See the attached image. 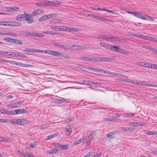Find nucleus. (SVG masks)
Here are the masks:
<instances>
[{"instance_id":"nucleus-1","label":"nucleus","mask_w":157,"mask_h":157,"mask_svg":"<svg viewBox=\"0 0 157 157\" xmlns=\"http://www.w3.org/2000/svg\"><path fill=\"white\" fill-rule=\"evenodd\" d=\"M99 38L109 41H120V39L115 36H110L106 35H99L98 36Z\"/></svg>"},{"instance_id":"nucleus-2","label":"nucleus","mask_w":157,"mask_h":157,"mask_svg":"<svg viewBox=\"0 0 157 157\" xmlns=\"http://www.w3.org/2000/svg\"><path fill=\"white\" fill-rule=\"evenodd\" d=\"M54 3L53 2L48 1L39 2L35 4L36 6L40 7H44L47 6L52 5Z\"/></svg>"},{"instance_id":"nucleus-3","label":"nucleus","mask_w":157,"mask_h":157,"mask_svg":"<svg viewBox=\"0 0 157 157\" xmlns=\"http://www.w3.org/2000/svg\"><path fill=\"white\" fill-rule=\"evenodd\" d=\"M11 123H13L16 125H23L24 124H27L28 121L25 119H17L12 120L11 121Z\"/></svg>"},{"instance_id":"nucleus-4","label":"nucleus","mask_w":157,"mask_h":157,"mask_svg":"<svg viewBox=\"0 0 157 157\" xmlns=\"http://www.w3.org/2000/svg\"><path fill=\"white\" fill-rule=\"evenodd\" d=\"M142 67L157 70V64L145 62H142Z\"/></svg>"},{"instance_id":"nucleus-5","label":"nucleus","mask_w":157,"mask_h":157,"mask_svg":"<svg viewBox=\"0 0 157 157\" xmlns=\"http://www.w3.org/2000/svg\"><path fill=\"white\" fill-rule=\"evenodd\" d=\"M101 71H102L106 74L110 75L111 76H116L117 77H121L126 78L124 76V75H123V76H121V75H122L119 73L112 72L109 71H104L103 70H101Z\"/></svg>"},{"instance_id":"nucleus-6","label":"nucleus","mask_w":157,"mask_h":157,"mask_svg":"<svg viewBox=\"0 0 157 157\" xmlns=\"http://www.w3.org/2000/svg\"><path fill=\"white\" fill-rule=\"evenodd\" d=\"M27 14L26 13H24L23 14L17 15L16 17V20L18 21H25Z\"/></svg>"},{"instance_id":"nucleus-7","label":"nucleus","mask_w":157,"mask_h":157,"mask_svg":"<svg viewBox=\"0 0 157 157\" xmlns=\"http://www.w3.org/2000/svg\"><path fill=\"white\" fill-rule=\"evenodd\" d=\"M108 58L107 57H94L93 56V61L97 62H105L107 60Z\"/></svg>"},{"instance_id":"nucleus-8","label":"nucleus","mask_w":157,"mask_h":157,"mask_svg":"<svg viewBox=\"0 0 157 157\" xmlns=\"http://www.w3.org/2000/svg\"><path fill=\"white\" fill-rule=\"evenodd\" d=\"M110 50L118 52L120 53L122 52V50L119 48V46H112L111 45Z\"/></svg>"},{"instance_id":"nucleus-9","label":"nucleus","mask_w":157,"mask_h":157,"mask_svg":"<svg viewBox=\"0 0 157 157\" xmlns=\"http://www.w3.org/2000/svg\"><path fill=\"white\" fill-rule=\"evenodd\" d=\"M52 18V14H50L48 15H44V16L40 17L39 19V21H42L46 20Z\"/></svg>"},{"instance_id":"nucleus-10","label":"nucleus","mask_w":157,"mask_h":157,"mask_svg":"<svg viewBox=\"0 0 157 157\" xmlns=\"http://www.w3.org/2000/svg\"><path fill=\"white\" fill-rule=\"evenodd\" d=\"M25 20L28 23H31L34 21L33 18L29 14H27Z\"/></svg>"},{"instance_id":"nucleus-11","label":"nucleus","mask_w":157,"mask_h":157,"mask_svg":"<svg viewBox=\"0 0 157 157\" xmlns=\"http://www.w3.org/2000/svg\"><path fill=\"white\" fill-rule=\"evenodd\" d=\"M57 147L61 149L62 150H64L67 149L69 146L68 144H58Z\"/></svg>"},{"instance_id":"nucleus-12","label":"nucleus","mask_w":157,"mask_h":157,"mask_svg":"<svg viewBox=\"0 0 157 157\" xmlns=\"http://www.w3.org/2000/svg\"><path fill=\"white\" fill-rule=\"evenodd\" d=\"M54 45L55 46L58 47L59 48H63L65 50H66L67 48V45L63 44H60L58 43H55L54 44Z\"/></svg>"},{"instance_id":"nucleus-13","label":"nucleus","mask_w":157,"mask_h":157,"mask_svg":"<svg viewBox=\"0 0 157 157\" xmlns=\"http://www.w3.org/2000/svg\"><path fill=\"white\" fill-rule=\"evenodd\" d=\"M80 59H83V60H87L90 61H92L93 60V56H83L81 57L80 58Z\"/></svg>"},{"instance_id":"nucleus-14","label":"nucleus","mask_w":157,"mask_h":157,"mask_svg":"<svg viewBox=\"0 0 157 157\" xmlns=\"http://www.w3.org/2000/svg\"><path fill=\"white\" fill-rule=\"evenodd\" d=\"M47 153L50 154H54L59 153V151L56 149H53L51 150L48 151Z\"/></svg>"},{"instance_id":"nucleus-15","label":"nucleus","mask_w":157,"mask_h":157,"mask_svg":"<svg viewBox=\"0 0 157 157\" xmlns=\"http://www.w3.org/2000/svg\"><path fill=\"white\" fill-rule=\"evenodd\" d=\"M43 11L41 9H38L36 10H34L32 12V15H35L36 14H40L42 13Z\"/></svg>"},{"instance_id":"nucleus-16","label":"nucleus","mask_w":157,"mask_h":157,"mask_svg":"<svg viewBox=\"0 0 157 157\" xmlns=\"http://www.w3.org/2000/svg\"><path fill=\"white\" fill-rule=\"evenodd\" d=\"M62 22L61 20L59 19H54L50 21V23L54 24L56 23L60 24Z\"/></svg>"},{"instance_id":"nucleus-17","label":"nucleus","mask_w":157,"mask_h":157,"mask_svg":"<svg viewBox=\"0 0 157 157\" xmlns=\"http://www.w3.org/2000/svg\"><path fill=\"white\" fill-rule=\"evenodd\" d=\"M99 44L101 46L105 47L106 48L110 50L111 45L110 44L104 42H100Z\"/></svg>"},{"instance_id":"nucleus-18","label":"nucleus","mask_w":157,"mask_h":157,"mask_svg":"<svg viewBox=\"0 0 157 157\" xmlns=\"http://www.w3.org/2000/svg\"><path fill=\"white\" fill-rule=\"evenodd\" d=\"M93 138V134L92 133H91L90 134V135L88 136V138L87 139L86 144L87 145H89L91 143L92 141L91 140Z\"/></svg>"},{"instance_id":"nucleus-19","label":"nucleus","mask_w":157,"mask_h":157,"mask_svg":"<svg viewBox=\"0 0 157 157\" xmlns=\"http://www.w3.org/2000/svg\"><path fill=\"white\" fill-rule=\"evenodd\" d=\"M16 112L17 114H24L27 111L25 109H16Z\"/></svg>"},{"instance_id":"nucleus-20","label":"nucleus","mask_w":157,"mask_h":157,"mask_svg":"<svg viewBox=\"0 0 157 157\" xmlns=\"http://www.w3.org/2000/svg\"><path fill=\"white\" fill-rule=\"evenodd\" d=\"M25 52H38L39 49H36L33 48H25L24 51Z\"/></svg>"},{"instance_id":"nucleus-21","label":"nucleus","mask_w":157,"mask_h":157,"mask_svg":"<svg viewBox=\"0 0 157 157\" xmlns=\"http://www.w3.org/2000/svg\"><path fill=\"white\" fill-rule=\"evenodd\" d=\"M67 128L66 129V131L67 132V133H66L67 135H70L71 133L72 132V129L71 126L69 125H67Z\"/></svg>"},{"instance_id":"nucleus-22","label":"nucleus","mask_w":157,"mask_h":157,"mask_svg":"<svg viewBox=\"0 0 157 157\" xmlns=\"http://www.w3.org/2000/svg\"><path fill=\"white\" fill-rule=\"evenodd\" d=\"M77 83L81 85L84 84L87 85H91V82H90L89 81L87 80H83L82 82H78Z\"/></svg>"},{"instance_id":"nucleus-23","label":"nucleus","mask_w":157,"mask_h":157,"mask_svg":"<svg viewBox=\"0 0 157 157\" xmlns=\"http://www.w3.org/2000/svg\"><path fill=\"white\" fill-rule=\"evenodd\" d=\"M10 26H20L21 25L19 23L14 21H10Z\"/></svg>"},{"instance_id":"nucleus-24","label":"nucleus","mask_w":157,"mask_h":157,"mask_svg":"<svg viewBox=\"0 0 157 157\" xmlns=\"http://www.w3.org/2000/svg\"><path fill=\"white\" fill-rule=\"evenodd\" d=\"M51 55L54 56H61L62 53L56 51H52L51 52Z\"/></svg>"},{"instance_id":"nucleus-25","label":"nucleus","mask_w":157,"mask_h":157,"mask_svg":"<svg viewBox=\"0 0 157 157\" xmlns=\"http://www.w3.org/2000/svg\"><path fill=\"white\" fill-rule=\"evenodd\" d=\"M23 103V102H22L21 101H19L17 102L12 103V105H13V107H17L20 106Z\"/></svg>"},{"instance_id":"nucleus-26","label":"nucleus","mask_w":157,"mask_h":157,"mask_svg":"<svg viewBox=\"0 0 157 157\" xmlns=\"http://www.w3.org/2000/svg\"><path fill=\"white\" fill-rule=\"evenodd\" d=\"M52 51H49L48 50H39L38 52L41 53H47L48 54L51 55V52H52Z\"/></svg>"},{"instance_id":"nucleus-27","label":"nucleus","mask_w":157,"mask_h":157,"mask_svg":"<svg viewBox=\"0 0 157 157\" xmlns=\"http://www.w3.org/2000/svg\"><path fill=\"white\" fill-rule=\"evenodd\" d=\"M9 8L10 11L12 12H13L14 11H17L19 9V8L18 7H9Z\"/></svg>"},{"instance_id":"nucleus-28","label":"nucleus","mask_w":157,"mask_h":157,"mask_svg":"<svg viewBox=\"0 0 157 157\" xmlns=\"http://www.w3.org/2000/svg\"><path fill=\"white\" fill-rule=\"evenodd\" d=\"M94 19L100 20L101 21H104L105 20V19L103 17L101 16H96L95 15V17H94Z\"/></svg>"},{"instance_id":"nucleus-29","label":"nucleus","mask_w":157,"mask_h":157,"mask_svg":"<svg viewBox=\"0 0 157 157\" xmlns=\"http://www.w3.org/2000/svg\"><path fill=\"white\" fill-rule=\"evenodd\" d=\"M22 42L21 41L18 39H15L13 44H15L21 45L22 44Z\"/></svg>"},{"instance_id":"nucleus-30","label":"nucleus","mask_w":157,"mask_h":157,"mask_svg":"<svg viewBox=\"0 0 157 157\" xmlns=\"http://www.w3.org/2000/svg\"><path fill=\"white\" fill-rule=\"evenodd\" d=\"M130 123L131 124H134L135 126H143L144 125V123H141L139 122H131Z\"/></svg>"},{"instance_id":"nucleus-31","label":"nucleus","mask_w":157,"mask_h":157,"mask_svg":"<svg viewBox=\"0 0 157 157\" xmlns=\"http://www.w3.org/2000/svg\"><path fill=\"white\" fill-rule=\"evenodd\" d=\"M10 21H3L1 22L2 23L1 25H3L7 26H10Z\"/></svg>"},{"instance_id":"nucleus-32","label":"nucleus","mask_w":157,"mask_h":157,"mask_svg":"<svg viewBox=\"0 0 157 157\" xmlns=\"http://www.w3.org/2000/svg\"><path fill=\"white\" fill-rule=\"evenodd\" d=\"M43 33L45 34H48L50 35H56V33H54V32H52L48 31L47 30H46V31L43 32Z\"/></svg>"},{"instance_id":"nucleus-33","label":"nucleus","mask_w":157,"mask_h":157,"mask_svg":"<svg viewBox=\"0 0 157 157\" xmlns=\"http://www.w3.org/2000/svg\"><path fill=\"white\" fill-rule=\"evenodd\" d=\"M79 29L77 28H75L73 27H70L69 29L70 32H77L79 31Z\"/></svg>"},{"instance_id":"nucleus-34","label":"nucleus","mask_w":157,"mask_h":157,"mask_svg":"<svg viewBox=\"0 0 157 157\" xmlns=\"http://www.w3.org/2000/svg\"><path fill=\"white\" fill-rule=\"evenodd\" d=\"M84 140V138L82 139H81L79 140H77L74 143V145H76L77 144H80L82 143V142H83Z\"/></svg>"},{"instance_id":"nucleus-35","label":"nucleus","mask_w":157,"mask_h":157,"mask_svg":"<svg viewBox=\"0 0 157 157\" xmlns=\"http://www.w3.org/2000/svg\"><path fill=\"white\" fill-rule=\"evenodd\" d=\"M1 113L2 114L3 113H8L9 112L6 109H3L2 108H1L0 109Z\"/></svg>"},{"instance_id":"nucleus-36","label":"nucleus","mask_w":157,"mask_h":157,"mask_svg":"<svg viewBox=\"0 0 157 157\" xmlns=\"http://www.w3.org/2000/svg\"><path fill=\"white\" fill-rule=\"evenodd\" d=\"M134 115V114L129 113L128 114H124V117H130Z\"/></svg>"},{"instance_id":"nucleus-37","label":"nucleus","mask_w":157,"mask_h":157,"mask_svg":"<svg viewBox=\"0 0 157 157\" xmlns=\"http://www.w3.org/2000/svg\"><path fill=\"white\" fill-rule=\"evenodd\" d=\"M136 36V37H138V38H142V39H145V36H144V35L140 34H135Z\"/></svg>"},{"instance_id":"nucleus-38","label":"nucleus","mask_w":157,"mask_h":157,"mask_svg":"<svg viewBox=\"0 0 157 157\" xmlns=\"http://www.w3.org/2000/svg\"><path fill=\"white\" fill-rule=\"evenodd\" d=\"M147 15L145 14H142L140 18L144 20H147Z\"/></svg>"},{"instance_id":"nucleus-39","label":"nucleus","mask_w":157,"mask_h":157,"mask_svg":"<svg viewBox=\"0 0 157 157\" xmlns=\"http://www.w3.org/2000/svg\"><path fill=\"white\" fill-rule=\"evenodd\" d=\"M48 124H42L40 126V128L41 129H44L48 127Z\"/></svg>"},{"instance_id":"nucleus-40","label":"nucleus","mask_w":157,"mask_h":157,"mask_svg":"<svg viewBox=\"0 0 157 157\" xmlns=\"http://www.w3.org/2000/svg\"><path fill=\"white\" fill-rule=\"evenodd\" d=\"M58 135L56 134H54L52 135L48 136L47 137L48 138H47V139H51L52 138H53L55 137H56V136H57Z\"/></svg>"},{"instance_id":"nucleus-41","label":"nucleus","mask_w":157,"mask_h":157,"mask_svg":"<svg viewBox=\"0 0 157 157\" xmlns=\"http://www.w3.org/2000/svg\"><path fill=\"white\" fill-rule=\"evenodd\" d=\"M9 114H11V115H15L17 114L16 110H12L10 111H9L8 112Z\"/></svg>"},{"instance_id":"nucleus-42","label":"nucleus","mask_w":157,"mask_h":157,"mask_svg":"<svg viewBox=\"0 0 157 157\" xmlns=\"http://www.w3.org/2000/svg\"><path fill=\"white\" fill-rule=\"evenodd\" d=\"M144 86H152V87H154L155 86V84L150 83H148L147 84H145L144 83Z\"/></svg>"},{"instance_id":"nucleus-43","label":"nucleus","mask_w":157,"mask_h":157,"mask_svg":"<svg viewBox=\"0 0 157 157\" xmlns=\"http://www.w3.org/2000/svg\"><path fill=\"white\" fill-rule=\"evenodd\" d=\"M115 132H110L107 134V136L108 137H110L111 136H112L113 135L115 134Z\"/></svg>"},{"instance_id":"nucleus-44","label":"nucleus","mask_w":157,"mask_h":157,"mask_svg":"<svg viewBox=\"0 0 157 157\" xmlns=\"http://www.w3.org/2000/svg\"><path fill=\"white\" fill-rule=\"evenodd\" d=\"M75 46H77V49H86V48L85 47L82 46H78L77 45H75Z\"/></svg>"},{"instance_id":"nucleus-45","label":"nucleus","mask_w":157,"mask_h":157,"mask_svg":"<svg viewBox=\"0 0 157 157\" xmlns=\"http://www.w3.org/2000/svg\"><path fill=\"white\" fill-rule=\"evenodd\" d=\"M141 14L142 13H141L136 12L135 13H134V16L140 18Z\"/></svg>"},{"instance_id":"nucleus-46","label":"nucleus","mask_w":157,"mask_h":157,"mask_svg":"<svg viewBox=\"0 0 157 157\" xmlns=\"http://www.w3.org/2000/svg\"><path fill=\"white\" fill-rule=\"evenodd\" d=\"M93 153H92L91 152H89L87 153L85 155V157H89Z\"/></svg>"},{"instance_id":"nucleus-47","label":"nucleus","mask_w":157,"mask_h":157,"mask_svg":"<svg viewBox=\"0 0 157 157\" xmlns=\"http://www.w3.org/2000/svg\"><path fill=\"white\" fill-rule=\"evenodd\" d=\"M0 141L6 142L8 141V139L2 137H0Z\"/></svg>"},{"instance_id":"nucleus-48","label":"nucleus","mask_w":157,"mask_h":157,"mask_svg":"<svg viewBox=\"0 0 157 157\" xmlns=\"http://www.w3.org/2000/svg\"><path fill=\"white\" fill-rule=\"evenodd\" d=\"M35 146V144L34 143L30 144L28 145V147L29 148H32Z\"/></svg>"},{"instance_id":"nucleus-49","label":"nucleus","mask_w":157,"mask_h":157,"mask_svg":"<svg viewBox=\"0 0 157 157\" xmlns=\"http://www.w3.org/2000/svg\"><path fill=\"white\" fill-rule=\"evenodd\" d=\"M91 85H95L96 86H99L100 85V84L99 83H98V82H91Z\"/></svg>"},{"instance_id":"nucleus-50","label":"nucleus","mask_w":157,"mask_h":157,"mask_svg":"<svg viewBox=\"0 0 157 157\" xmlns=\"http://www.w3.org/2000/svg\"><path fill=\"white\" fill-rule=\"evenodd\" d=\"M104 120L105 121H107L108 122L112 121V120L110 118H104Z\"/></svg>"},{"instance_id":"nucleus-51","label":"nucleus","mask_w":157,"mask_h":157,"mask_svg":"<svg viewBox=\"0 0 157 157\" xmlns=\"http://www.w3.org/2000/svg\"><path fill=\"white\" fill-rule=\"evenodd\" d=\"M150 50L152 51L155 53L157 54V49L155 48L151 47Z\"/></svg>"},{"instance_id":"nucleus-52","label":"nucleus","mask_w":157,"mask_h":157,"mask_svg":"<svg viewBox=\"0 0 157 157\" xmlns=\"http://www.w3.org/2000/svg\"><path fill=\"white\" fill-rule=\"evenodd\" d=\"M51 28L53 30H57V28H58L59 26H51Z\"/></svg>"},{"instance_id":"nucleus-53","label":"nucleus","mask_w":157,"mask_h":157,"mask_svg":"<svg viewBox=\"0 0 157 157\" xmlns=\"http://www.w3.org/2000/svg\"><path fill=\"white\" fill-rule=\"evenodd\" d=\"M8 53V52H6L0 51V55H4L5 56Z\"/></svg>"},{"instance_id":"nucleus-54","label":"nucleus","mask_w":157,"mask_h":157,"mask_svg":"<svg viewBox=\"0 0 157 157\" xmlns=\"http://www.w3.org/2000/svg\"><path fill=\"white\" fill-rule=\"evenodd\" d=\"M8 120L7 119H0V122L5 123L7 122Z\"/></svg>"},{"instance_id":"nucleus-55","label":"nucleus","mask_w":157,"mask_h":157,"mask_svg":"<svg viewBox=\"0 0 157 157\" xmlns=\"http://www.w3.org/2000/svg\"><path fill=\"white\" fill-rule=\"evenodd\" d=\"M142 47L143 48H145L146 49H149V50L151 47H149L148 46H147V45H145V44H143V45H142Z\"/></svg>"},{"instance_id":"nucleus-56","label":"nucleus","mask_w":157,"mask_h":157,"mask_svg":"<svg viewBox=\"0 0 157 157\" xmlns=\"http://www.w3.org/2000/svg\"><path fill=\"white\" fill-rule=\"evenodd\" d=\"M27 157H36L34 156L33 154L30 153H27Z\"/></svg>"},{"instance_id":"nucleus-57","label":"nucleus","mask_w":157,"mask_h":157,"mask_svg":"<svg viewBox=\"0 0 157 157\" xmlns=\"http://www.w3.org/2000/svg\"><path fill=\"white\" fill-rule=\"evenodd\" d=\"M0 62H5V63H8L9 60L4 59H0Z\"/></svg>"},{"instance_id":"nucleus-58","label":"nucleus","mask_w":157,"mask_h":157,"mask_svg":"<svg viewBox=\"0 0 157 157\" xmlns=\"http://www.w3.org/2000/svg\"><path fill=\"white\" fill-rule=\"evenodd\" d=\"M137 85L140 86H144V83L143 82H137Z\"/></svg>"},{"instance_id":"nucleus-59","label":"nucleus","mask_w":157,"mask_h":157,"mask_svg":"<svg viewBox=\"0 0 157 157\" xmlns=\"http://www.w3.org/2000/svg\"><path fill=\"white\" fill-rule=\"evenodd\" d=\"M73 119H74V117H73L72 119H71L70 117H68L67 119H66V121L68 123V122H70V121H71L72 120H73Z\"/></svg>"},{"instance_id":"nucleus-60","label":"nucleus","mask_w":157,"mask_h":157,"mask_svg":"<svg viewBox=\"0 0 157 157\" xmlns=\"http://www.w3.org/2000/svg\"><path fill=\"white\" fill-rule=\"evenodd\" d=\"M147 19L148 20H150L152 21H154V19L153 18L151 17H149L147 15Z\"/></svg>"},{"instance_id":"nucleus-61","label":"nucleus","mask_w":157,"mask_h":157,"mask_svg":"<svg viewBox=\"0 0 157 157\" xmlns=\"http://www.w3.org/2000/svg\"><path fill=\"white\" fill-rule=\"evenodd\" d=\"M145 40L146 39L148 40H150L151 37L145 36Z\"/></svg>"},{"instance_id":"nucleus-62","label":"nucleus","mask_w":157,"mask_h":157,"mask_svg":"<svg viewBox=\"0 0 157 157\" xmlns=\"http://www.w3.org/2000/svg\"><path fill=\"white\" fill-rule=\"evenodd\" d=\"M8 53L7 54H8V56H13V52H7Z\"/></svg>"},{"instance_id":"nucleus-63","label":"nucleus","mask_w":157,"mask_h":157,"mask_svg":"<svg viewBox=\"0 0 157 157\" xmlns=\"http://www.w3.org/2000/svg\"><path fill=\"white\" fill-rule=\"evenodd\" d=\"M15 39L10 38L9 42L13 44Z\"/></svg>"},{"instance_id":"nucleus-64","label":"nucleus","mask_w":157,"mask_h":157,"mask_svg":"<svg viewBox=\"0 0 157 157\" xmlns=\"http://www.w3.org/2000/svg\"><path fill=\"white\" fill-rule=\"evenodd\" d=\"M65 26H60V30L62 31H65Z\"/></svg>"}]
</instances>
